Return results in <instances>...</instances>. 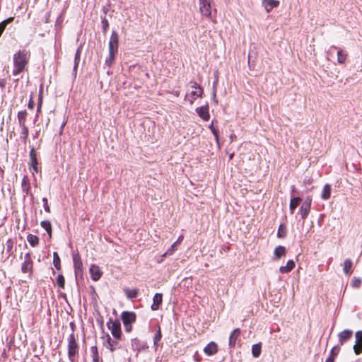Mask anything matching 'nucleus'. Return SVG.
<instances>
[{"instance_id": "nucleus-26", "label": "nucleus", "mask_w": 362, "mask_h": 362, "mask_svg": "<svg viewBox=\"0 0 362 362\" xmlns=\"http://www.w3.org/2000/svg\"><path fill=\"white\" fill-rule=\"evenodd\" d=\"M124 291L129 299H133L136 298L139 293L138 289L125 288Z\"/></svg>"}, {"instance_id": "nucleus-16", "label": "nucleus", "mask_w": 362, "mask_h": 362, "mask_svg": "<svg viewBox=\"0 0 362 362\" xmlns=\"http://www.w3.org/2000/svg\"><path fill=\"white\" fill-rule=\"evenodd\" d=\"M196 111L198 115L204 121H208L209 119L210 115L209 112V107L207 105L197 107Z\"/></svg>"}, {"instance_id": "nucleus-40", "label": "nucleus", "mask_w": 362, "mask_h": 362, "mask_svg": "<svg viewBox=\"0 0 362 362\" xmlns=\"http://www.w3.org/2000/svg\"><path fill=\"white\" fill-rule=\"evenodd\" d=\"M13 245V240L11 239H8L6 243V250H7L8 253H10L11 252Z\"/></svg>"}, {"instance_id": "nucleus-50", "label": "nucleus", "mask_w": 362, "mask_h": 362, "mask_svg": "<svg viewBox=\"0 0 362 362\" xmlns=\"http://www.w3.org/2000/svg\"><path fill=\"white\" fill-rule=\"evenodd\" d=\"M33 106H34V103H33V101L32 100H30L29 101V103H28V107H29L30 109H33Z\"/></svg>"}, {"instance_id": "nucleus-11", "label": "nucleus", "mask_w": 362, "mask_h": 362, "mask_svg": "<svg viewBox=\"0 0 362 362\" xmlns=\"http://www.w3.org/2000/svg\"><path fill=\"white\" fill-rule=\"evenodd\" d=\"M353 336V331L351 329H344L338 334V339L339 345H343Z\"/></svg>"}, {"instance_id": "nucleus-51", "label": "nucleus", "mask_w": 362, "mask_h": 362, "mask_svg": "<svg viewBox=\"0 0 362 362\" xmlns=\"http://www.w3.org/2000/svg\"><path fill=\"white\" fill-rule=\"evenodd\" d=\"M183 238H184L183 235H180L178 238L177 240L175 242V243H177V245L180 244L183 240Z\"/></svg>"}, {"instance_id": "nucleus-24", "label": "nucleus", "mask_w": 362, "mask_h": 362, "mask_svg": "<svg viewBox=\"0 0 362 362\" xmlns=\"http://www.w3.org/2000/svg\"><path fill=\"white\" fill-rule=\"evenodd\" d=\"M27 118V112L26 110L20 111L18 113V122L19 126H23V124H25Z\"/></svg>"}, {"instance_id": "nucleus-2", "label": "nucleus", "mask_w": 362, "mask_h": 362, "mask_svg": "<svg viewBox=\"0 0 362 362\" xmlns=\"http://www.w3.org/2000/svg\"><path fill=\"white\" fill-rule=\"evenodd\" d=\"M119 36L116 31L113 30L108 44L109 54L105 59V64L110 67L115 59V56L118 52Z\"/></svg>"}, {"instance_id": "nucleus-41", "label": "nucleus", "mask_w": 362, "mask_h": 362, "mask_svg": "<svg viewBox=\"0 0 362 362\" xmlns=\"http://www.w3.org/2000/svg\"><path fill=\"white\" fill-rule=\"evenodd\" d=\"M42 202H43V206H44V209H45V211L47 212V213H49L50 212V208H49V206L48 204L47 199L46 197H44L42 199Z\"/></svg>"}, {"instance_id": "nucleus-37", "label": "nucleus", "mask_w": 362, "mask_h": 362, "mask_svg": "<svg viewBox=\"0 0 362 362\" xmlns=\"http://www.w3.org/2000/svg\"><path fill=\"white\" fill-rule=\"evenodd\" d=\"M362 281L361 279L354 277L351 281V286L355 288H359L361 285Z\"/></svg>"}, {"instance_id": "nucleus-30", "label": "nucleus", "mask_w": 362, "mask_h": 362, "mask_svg": "<svg viewBox=\"0 0 362 362\" xmlns=\"http://www.w3.org/2000/svg\"><path fill=\"white\" fill-rule=\"evenodd\" d=\"M53 264H54V266L55 267V268L57 270H60L61 269V260H60V257L58 255L57 252H54V254H53Z\"/></svg>"}, {"instance_id": "nucleus-4", "label": "nucleus", "mask_w": 362, "mask_h": 362, "mask_svg": "<svg viewBox=\"0 0 362 362\" xmlns=\"http://www.w3.org/2000/svg\"><path fill=\"white\" fill-rule=\"evenodd\" d=\"M107 325L112 336L116 339H120L122 334L120 322L118 320L110 319Z\"/></svg>"}, {"instance_id": "nucleus-34", "label": "nucleus", "mask_w": 362, "mask_h": 362, "mask_svg": "<svg viewBox=\"0 0 362 362\" xmlns=\"http://www.w3.org/2000/svg\"><path fill=\"white\" fill-rule=\"evenodd\" d=\"M20 127L21 128V138L25 141L28 137V128L25 124L20 126Z\"/></svg>"}, {"instance_id": "nucleus-22", "label": "nucleus", "mask_w": 362, "mask_h": 362, "mask_svg": "<svg viewBox=\"0 0 362 362\" xmlns=\"http://www.w3.org/2000/svg\"><path fill=\"white\" fill-rule=\"evenodd\" d=\"M348 54L341 49L337 51V62L340 64H344L347 59Z\"/></svg>"}, {"instance_id": "nucleus-27", "label": "nucleus", "mask_w": 362, "mask_h": 362, "mask_svg": "<svg viewBox=\"0 0 362 362\" xmlns=\"http://www.w3.org/2000/svg\"><path fill=\"white\" fill-rule=\"evenodd\" d=\"M301 201V199L300 197H294L291 199L290 202V210L291 212L293 214L294 210L298 207L300 202Z\"/></svg>"}, {"instance_id": "nucleus-43", "label": "nucleus", "mask_w": 362, "mask_h": 362, "mask_svg": "<svg viewBox=\"0 0 362 362\" xmlns=\"http://www.w3.org/2000/svg\"><path fill=\"white\" fill-rule=\"evenodd\" d=\"M102 24H103V30L104 33H106L108 29V27H109V23H108L107 20L105 18L103 19Z\"/></svg>"}, {"instance_id": "nucleus-52", "label": "nucleus", "mask_w": 362, "mask_h": 362, "mask_svg": "<svg viewBox=\"0 0 362 362\" xmlns=\"http://www.w3.org/2000/svg\"><path fill=\"white\" fill-rule=\"evenodd\" d=\"M230 141H231V142H232V141H233L234 140H235V139H236V135H235V134H231V135L230 136Z\"/></svg>"}, {"instance_id": "nucleus-35", "label": "nucleus", "mask_w": 362, "mask_h": 362, "mask_svg": "<svg viewBox=\"0 0 362 362\" xmlns=\"http://www.w3.org/2000/svg\"><path fill=\"white\" fill-rule=\"evenodd\" d=\"M56 281H57V284L59 288H64L65 279L62 274H59L57 277Z\"/></svg>"}, {"instance_id": "nucleus-56", "label": "nucleus", "mask_w": 362, "mask_h": 362, "mask_svg": "<svg viewBox=\"0 0 362 362\" xmlns=\"http://www.w3.org/2000/svg\"><path fill=\"white\" fill-rule=\"evenodd\" d=\"M175 95L176 96H178V95H179V92H178V91L175 92Z\"/></svg>"}, {"instance_id": "nucleus-19", "label": "nucleus", "mask_w": 362, "mask_h": 362, "mask_svg": "<svg viewBox=\"0 0 362 362\" xmlns=\"http://www.w3.org/2000/svg\"><path fill=\"white\" fill-rule=\"evenodd\" d=\"M240 330L239 328L234 329L230 335L229 338V345L230 346H234L236 344L237 339L240 337Z\"/></svg>"}, {"instance_id": "nucleus-38", "label": "nucleus", "mask_w": 362, "mask_h": 362, "mask_svg": "<svg viewBox=\"0 0 362 362\" xmlns=\"http://www.w3.org/2000/svg\"><path fill=\"white\" fill-rule=\"evenodd\" d=\"M339 351H340V345L339 344L334 346L331 350L330 356H332L335 358L337 356V354H339Z\"/></svg>"}, {"instance_id": "nucleus-48", "label": "nucleus", "mask_w": 362, "mask_h": 362, "mask_svg": "<svg viewBox=\"0 0 362 362\" xmlns=\"http://www.w3.org/2000/svg\"><path fill=\"white\" fill-rule=\"evenodd\" d=\"M334 358H334V356H329L327 358V360H326V361H325V362H334Z\"/></svg>"}, {"instance_id": "nucleus-55", "label": "nucleus", "mask_w": 362, "mask_h": 362, "mask_svg": "<svg viewBox=\"0 0 362 362\" xmlns=\"http://www.w3.org/2000/svg\"><path fill=\"white\" fill-rule=\"evenodd\" d=\"M215 128L214 126H213V124H211L210 126H209V129L211 130L212 129Z\"/></svg>"}, {"instance_id": "nucleus-15", "label": "nucleus", "mask_w": 362, "mask_h": 362, "mask_svg": "<svg viewBox=\"0 0 362 362\" xmlns=\"http://www.w3.org/2000/svg\"><path fill=\"white\" fill-rule=\"evenodd\" d=\"M262 5L266 11L269 13L274 8L279 5V1L278 0H262Z\"/></svg>"}, {"instance_id": "nucleus-10", "label": "nucleus", "mask_w": 362, "mask_h": 362, "mask_svg": "<svg viewBox=\"0 0 362 362\" xmlns=\"http://www.w3.org/2000/svg\"><path fill=\"white\" fill-rule=\"evenodd\" d=\"M121 318L123 324H133L135 322L136 317L133 312L124 311L121 314Z\"/></svg>"}, {"instance_id": "nucleus-46", "label": "nucleus", "mask_w": 362, "mask_h": 362, "mask_svg": "<svg viewBox=\"0 0 362 362\" xmlns=\"http://www.w3.org/2000/svg\"><path fill=\"white\" fill-rule=\"evenodd\" d=\"M124 327L127 332H130L132 330V324H124Z\"/></svg>"}, {"instance_id": "nucleus-28", "label": "nucleus", "mask_w": 362, "mask_h": 362, "mask_svg": "<svg viewBox=\"0 0 362 362\" xmlns=\"http://www.w3.org/2000/svg\"><path fill=\"white\" fill-rule=\"evenodd\" d=\"M27 240L28 243L30 244V245L33 247L37 246L39 243L38 237L33 234H29L27 237Z\"/></svg>"}, {"instance_id": "nucleus-31", "label": "nucleus", "mask_w": 362, "mask_h": 362, "mask_svg": "<svg viewBox=\"0 0 362 362\" xmlns=\"http://www.w3.org/2000/svg\"><path fill=\"white\" fill-rule=\"evenodd\" d=\"M42 228H43L49 234V236H51L52 234V226L49 221H43L40 223Z\"/></svg>"}, {"instance_id": "nucleus-57", "label": "nucleus", "mask_w": 362, "mask_h": 362, "mask_svg": "<svg viewBox=\"0 0 362 362\" xmlns=\"http://www.w3.org/2000/svg\"><path fill=\"white\" fill-rule=\"evenodd\" d=\"M64 126H65V123H64V124H62V128H63V127H64Z\"/></svg>"}, {"instance_id": "nucleus-5", "label": "nucleus", "mask_w": 362, "mask_h": 362, "mask_svg": "<svg viewBox=\"0 0 362 362\" xmlns=\"http://www.w3.org/2000/svg\"><path fill=\"white\" fill-rule=\"evenodd\" d=\"M199 9L201 14L209 18L211 16V4L210 0H199Z\"/></svg>"}, {"instance_id": "nucleus-1", "label": "nucleus", "mask_w": 362, "mask_h": 362, "mask_svg": "<svg viewBox=\"0 0 362 362\" xmlns=\"http://www.w3.org/2000/svg\"><path fill=\"white\" fill-rule=\"evenodd\" d=\"M30 56V52L25 50H20L13 55L14 69L13 74L14 76L18 75L25 69Z\"/></svg>"}, {"instance_id": "nucleus-58", "label": "nucleus", "mask_w": 362, "mask_h": 362, "mask_svg": "<svg viewBox=\"0 0 362 362\" xmlns=\"http://www.w3.org/2000/svg\"><path fill=\"white\" fill-rule=\"evenodd\" d=\"M40 106H39V107H38V108H37V111H39V110H40Z\"/></svg>"}, {"instance_id": "nucleus-20", "label": "nucleus", "mask_w": 362, "mask_h": 362, "mask_svg": "<svg viewBox=\"0 0 362 362\" xmlns=\"http://www.w3.org/2000/svg\"><path fill=\"white\" fill-rule=\"evenodd\" d=\"M295 267V262L293 260H288L286 266H281L279 272L282 274L290 272Z\"/></svg>"}, {"instance_id": "nucleus-53", "label": "nucleus", "mask_w": 362, "mask_h": 362, "mask_svg": "<svg viewBox=\"0 0 362 362\" xmlns=\"http://www.w3.org/2000/svg\"><path fill=\"white\" fill-rule=\"evenodd\" d=\"M213 95H214V101L215 102V103H216V104H217V103H218V101H217V100L216 99V91H215V90L214 91V94H213Z\"/></svg>"}, {"instance_id": "nucleus-54", "label": "nucleus", "mask_w": 362, "mask_h": 362, "mask_svg": "<svg viewBox=\"0 0 362 362\" xmlns=\"http://www.w3.org/2000/svg\"><path fill=\"white\" fill-rule=\"evenodd\" d=\"M233 156H234V153H230V154L229 155V160H232V159H233Z\"/></svg>"}, {"instance_id": "nucleus-36", "label": "nucleus", "mask_w": 362, "mask_h": 362, "mask_svg": "<svg viewBox=\"0 0 362 362\" xmlns=\"http://www.w3.org/2000/svg\"><path fill=\"white\" fill-rule=\"evenodd\" d=\"M177 243H174L171 247L163 255V257L171 255L177 250Z\"/></svg>"}, {"instance_id": "nucleus-39", "label": "nucleus", "mask_w": 362, "mask_h": 362, "mask_svg": "<svg viewBox=\"0 0 362 362\" xmlns=\"http://www.w3.org/2000/svg\"><path fill=\"white\" fill-rule=\"evenodd\" d=\"M37 159H33V160H30V167L33 168V170L35 173H37L39 171V168L37 167Z\"/></svg>"}, {"instance_id": "nucleus-7", "label": "nucleus", "mask_w": 362, "mask_h": 362, "mask_svg": "<svg viewBox=\"0 0 362 362\" xmlns=\"http://www.w3.org/2000/svg\"><path fill=\"white\" fill-rule=\"evenodd\" d=\"M192 84V88H194V90H192L191 93H190V98H189V103L191 105L193 104L194 101L199 97H201L202 93H203V90L202 88L199 86V85L196 83V82H192L191 83Z\"/></svg>"}, {"instance_id": "nucleus-12", "label": "nucleus", "mask_w": 362, "mask_h": 362, "mask_svg": "<svg viewBox=\"0 0 362 362\" xmlns=\"http://www.w3.org/2000/svg\"><path fill=\"white\" fill-rule=\"evenodd\" d=\"M90 274L91 276V279L97 281H98L103 274V272H101L100 267L98 265L92 264L89 269Z\"/></svg>"}, {"instance_id": "nucleus-47", "label": "nucleus", "mask_w": 362, "mask_h": 362, "mask_svg": "<svg viewBox=\"0 0 362 362\" xmlns=\"http://www.w3.org/2000/svg\"><path fill=\"white\" fill-rule=\"evenodd\" d=\"M30 160H33V159H37V155L33 148H32L30 151Z\"/></svg>"}, {"instance_id": "nucleus-9", "label": "nucleus", "mask_w": 362, "mask_h": 362, "mask_svg": "<svg viewBox=\"0 0 362 362\" xmlns=\"http://www.w3.org/2000/svg\"><path fill=\"white\" fill-rule=\"evenodd\" d=\"M73 261L76 276L81 275L83 263L81 257L78 253L73 255Z\"/></svg>"}, {"instance_id": "nucleus-18", "label": "nucleus", "mask_w": 362, "mask_h": 362, "mask_svg": "<svg viewBox=\"0 0 362 362\" xmlns=\"http://www.w3.org/2000/svg\"><path fill=\"white\" fill-rule=\"evenodd\" d=\"M163 301V295L161 293H156L153 298V304L151 305L152 310H157L159 309L160 305Z\"/></svg>"}, {"instance_id": "nucleus-6", "label": "nucleus", "mask_w": 362, "mask_h": 362, "mask_svg": "<svg viewBox=\"0 0 362 362\" xmlns=\"http://www.w3.org/2000/svg\"><path fill=\"white\" fill-rule=\"evenodd\" d=\"M33 262L31 257L30 252H27L23 258V262L21 266V271L23 273H30L33 272Z\"/></svg>"}, {"instance_id": "nucleus-17", "label": "nucleus", "mask_w": 362, "mask_h": 362, "mask_svg": "<svg viewBox=\"0 0 362 362\" xmlns=\"http://www.w3.org/2000/svg\"><path fill=\"white\" fill-rule=\"evenodd\" d=\"M343 272L346 275H351L353 272V262L350 259H346L343 263Z\"/></svg>"}, {"instance_id": "nucleus-33", "label": "nucleus", "mask_w": 362, "mask_h": 362, "mask_svg": "<svg viewBox=\"0 0 362 362\" xmlns=\"http://www.w3.org/2000/svg\"><path fill=\"white\" fill-rule=\"evenodd\" d=\"M252 352L254 357H258L261 354V345L259 344H254L252 347Z\"/></svg>"}, {"instance_id": "nucleus-21", "label": "nucleus", "mask_w": 362, "mask_h": 362, "mask_svg": "<svg viewBox=\"0 0 362 362\" xmlns=\"http://www.w3.org/2000/svg\"><path fill=\"white\" fill-rule=\"evenodd\" d=\"M22 190L25 193L26 195L29 194L30 189V184L29 178L27 175H25L22 180L21 183Z\"/></svg>"}, {"instance_id": "nucleus-32", "label": "nucleus", "mask_w": 362, "mask_h": 362, "mask_svg": "<svg viewBox=\"0 0 362 362\" xmlns=\"http://www.w3.org/2000/svg\"><path fill=\"white\" fill-rule=\"evenodd\" d=\"M161 337H162V334H161L160 328L159 327L158 330L155 334L154 337H153V344H154L156 349H157V347L159 346V341H160Z\"/></svg>"}, {"instance_id": "nucleus-59", "label": "nucleus", "mask_w": 362, "mask_h": 362, "mask_svg": "<svg viewBox=\"0 0 362 362\" xmlns=\"http://www.w3.org/2000/svg\"><path fill=\"white\" fill-rule=\"evenodd\" d=\"M0 86H4L2 83H0Z\"/></svg>"}, {"instance_id": "nucleus-8", "label": "nucleus", "mask_w": 362, "mask_h": 362, "mask_svg": "<svg viewBox=\"0 0 362 362\" xmlns=\"http://www.w3.org/2000/svg\"><path fill=\"white\" fill-rule=\"evenodd\" d=\"M312 199L310 197H307L305 201L303 203L300 208V213L301 218L303 219H305L309 214L310 210Z\"/></svg>"}, {"instance_id": "nucleus-44", "label": "nucleus", "mask_w": 362, "mask_h": 362, "mask_svg": "<svg viewBox=\"0 0 362 362\" xmlns=\"http://www.w3.org/2000/svg\"><path fill=\"white\" fill-rule=\"evenodd\" d=\"M211 131L212 132V133L215 137L216 144H218V146H219L218 131L216 128L212 129Z\"/></svg>"}, {"instance_id": "nucleus-3", "label": "nucleus", "mask_w": 362, "mask_h": 362, "mask_svg": "<svg viewBox=\"0 0 362 362\" xmlns=\"http://www.w3.org/2000/svg\"><path fill=\"white\" fill-rule=\"evenodd\" d=\"M79 346L74 333L70 334L68 342V357L71 362H77Z\"/></svg>"}, {"instance_id": "nucleus-42", "label": "nucleus", "mask_w": 362, "mask_h": 362, "mask_svg": "<svg viewBox=\"0 0 362 362\" xmlns=\"http://www.w3.org/2000/svg\"><path fill=\"white\" fill-rule=\"evenodd\" d=\"M354 350L355 354L356 355H358L362 352V347L360 346L359 344L356 343V344L354 346Z\"/></svg>"}, {"instance_id": "nucleus-49", "label": "nucleus", "mask_w": 362, "mask_h": 362, "mask_svg": "<svg viewBox=\"0 0 362 362\" xmlns=\"http://www.w3.org/2000/svg\"><path fill=\"white\" fill-rule=\"evenodd\" d=\"M332 49H337V47L336 46H332V47H330V49L327 51V54L331 55V54H332Z\"/></svg>"}, {"instance_id": "nucleus-23", "label": "nucleus", "mask_w": 362, "mask_h": 362, "mask_svg": "<svg viewBox=\"0 0 362 362\" xmlns=\"http://www.w3.org/2000/svg\"><path fill=\"white\" fill-rule=\"evenodd\" d=\"M331 196V187L329 184H326L322 189L321 197L324 200L328 199Z\"/></svg>"}, {"instance_id": "nucleus-25", "label": "nucleus", "mask_w": 362, "mask_h": 362, "mask_svg": "<svg viewBox=\"0 0 362 362\" xmlns=\"http://www.w3.org/2000/svg\"><path fill=\"white\" fill-rule=\"evenodd\" d=\"M286 252V250L285 247L280 245L275 248L274 253L275 257L276 259H279L281 257L285 256Z\"/></svg>"}, {"instance_id": "nucleus-13", "label": "nucleus", "mask_w": 362, "mask_h": 362, "mask_svg": "<svg viewBox=\"0 0 362 362\" xmlns=\"http://www.w3.org/2000/svg\"><path fill=\"white\" fill-rule=\"evenodd\" d=\"M104 345L111 351H115L116 349H119L118 342L113 340L108 334H106V340Z\"/></svg>"}, {"instance_id": "nucleus-45", "label": "nucleus", "mask_w": 362, "mask_h": 362, "mask_svg": "<svg viewBox=\"0 0 362 362\" xmlns=\"http://www.w3.org/2000/svg\"><path fill=\"white\" fill-rule=\"evenodd\" d=\"M286 236V233L283 232V226L281 225L278 230V237L279 238H284Z\"/></svg>"}, {"instance_id": "nucleus-29", "label": "nucleus", "mask_w": 362, "mask_h": 362, "mask_svg": "<svg viewBox=\"0 0 362 362\" xmlns=\"http://www.w3.org/2000/svg\"><path fill=\"white\" fill-rule=\"evenodd\" d=\"M80 56H81V50H80V48H78L76 51V53L75 57H74V72L75 75H76V70H77L78 66L79 64Z\"/></svg>"}, {"instance_id": "nucleus-14", "label": "nucleus", "mask_w": 362, "mask_h": 362, "mask_svg": "<svg viewBox=\"0 0 362 362\" xmlns=\"http://www.w3.org/2000/svg\"><path fill=\"white\" fill-rule=\"evenodd\" d=\"M218 350V345L215 342L211 341L204 347V352L207 356H212L216 354Z\"/></svg>"}]
</instances>
